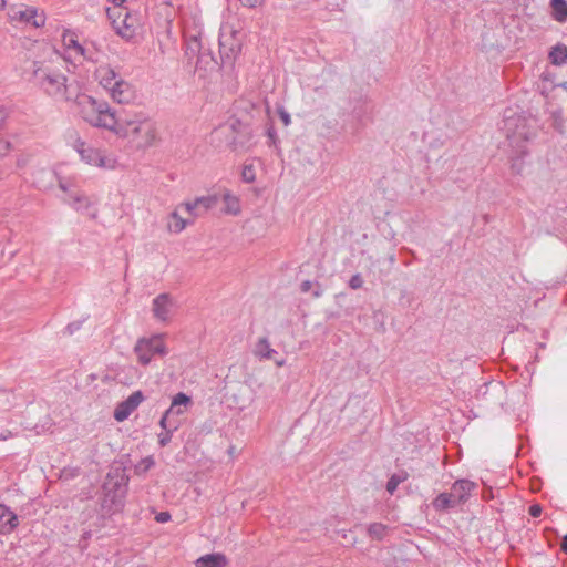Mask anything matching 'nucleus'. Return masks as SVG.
Segmentation results:
<instances>
[{"label": "nucleus", "mask_w": 567, "mask_h": 567, "mask_svg": "<svg viewBox=\"0 0 567 567\" xmlns=\"http://www.w3.org/2000/svg\"><path fill=\"white\" fill-rule=\"evenodd\" d=\"M6 175V171L0 167V181L3 178V176Z\"/></svg>", "instance_id": "864d4df0"}, {"label": "nucleus", "mask_w": 567, "mask_h": 567, "mask_svg": "<svg viewBox=\"0 0 567 567\" xmlns=\"http://www.w3.org/2000/svg\"><path fill=\"white\" fill-rule=\"evenodd\" d=\"M543 508L539 504H533L528 508V513L532 517H539L542 515Z\"/></svg>", "instance_id": "4c0bfd02"}, {"label": "nucleus", "mask_w": 567, "mask_h": 567, "mask_svg": "<svg viewBox=\"0 0 567 567\" xmlns=\"http://www.w3.org/2000/svg\"><path fill=\"white\" fill-rule=\"evenodd\" d=\"M16 434H13L11 431L7 430L0 434V440L6 441L8 439L13 437Z\"/></svg>", "instance_id": "49530a36"}, {"label": "nucleus", "mask_w": 567, "mask_h": 567, "mask_svg": "<svg viewBox=\"0 0 567 567\" xmlns=\"http://www.w3.org/2000/svg\"><path fill=\"white\" fill-rule=\"evenodd\" d=\"M107 1L114 4V7H113V8H124V7H123V3H124L126 0H107Z\"/></svg>", "instance_id": "09e8293b"}, {"label": "nucleus", "mask_w": 567, "mask_h": 567, "mask_svg": "<svg viewBox=\"0 0 567 567\" xmlns=\"http://www.w3.org/2000/svg\"><path fill=\"white\" fill-rule=\"evenodd\" d=\"M87 537H90V532L84 533V538H87Z\"/></svg>", "instance_id": "6e6d98bb"}, {"label": "nucleus", "mask_w": 567, "mask_h": 567, "mask_svg": "<svg viewBox=\"0 0 567 567\" xmlns=\"http://www.w3.org/2000/svg\"><path fill=\"white\" fill-rule=\"evenodd\" d=\"M476 484L470 480H457L452 484L451 494L457 502V504L465 503L471 493L475 489Z\"/></svg>", "instance_id": "f8f14e48"}, {"label": "nucleus", "mask_w": 567, "mask_h": 567, "mask_svg": "<svg viewBox=\"0 0 567 567\" xmlns=\"http://www.w3.org/2000/svg\"><path fill=\"white\" fill-rule=\"evenodd\" d=\"M59 187L61 190H63L65 193H69V194L71 193V192H69L68 185L63 181H59Z\"/></svg>", "instance_id": "603ef678"}, {"label": "nucleus", "mask_w": 567, "mask_h": 567, "mask_svg": "<svg viewBox=\"0 0 567 567\" xmlns=\"http://www.w3.org/2000/svg\"><path fill=\"white\" fill-rule=\"evenodd\" d=\"M363 285V279L360 274L353 275L349 280V287L353 290L361 288Z\"/></svg>", "instance_id": "c9c22d12"}, {"label": "nucleus", "mask_w": 567, "mask_h": 567, "mask_svg": "<svg viewBox=\"0 0 567 567\" xmlns=\"http://www.w3.org/2000/svg\"><path fill=\"white\" fill-rule=\"evenodd\" d=\"M241 178L246 183H252L256 179L255 167L251 164L244 165Z\"/></svg>", "instance_id": "2f4dec72"}, {"label": "nucleus", "mask_w": 567, "mask_h": 567, "mask_svg": "<svg viewBox=\"0 0 567 567\" xmlns=\"http://www.w3.org/2000/svg\"><path fill=\"white\" fill-rule=\"evenodd\" d=\"M73 146L86 164L109 169L115 167V159L106 156L102 151L89 146L81 138H76Z\"/></svg>", "instance_id": "0eeeda50"}, {"label": "nucleus", "mask_w": 567, "mask_h": 567, "mask_svg": "<svg viewBox=\"0 0 567 567\" xmlns=\"http://www.w3.org/2000/svg\"><path fill=\"white\" fill-rule=\"evenodd\" d=\"M40 174H41L42 176H47V177H49L50 179H52L53 177H55V173H54V172H52V171H45V169H43V171H41V172H40Z\"/></svg>", "instance_id": "8fccbe9b"}, {"label": "nucleus", "mask_w": 567, "mask_h": 567, "mask_svg": "<svg viewBox=\"0 0 567 567\" xmlns=\"http://www.w3.org/2000/svg\"><path fill=\"white\" fill-rule=\"evenodd\" d=\"M548 59L554 65L565 64L567 62V47L561 43L554 45L549 51Z\"/></svg>", "instance_id": "5701e85b"}, {"label": "nucleus", "mask_w": 567, "mask_h": 567, "mask_svg": "<svg viewBox=\"0 0 567 567\" xmlns=\"http://www.w3.org/2000/svg\"><path fill=\"white\" fill-rule=\"evenodd\" d=\"M107 92L111 99L118 104H128L135 99L134 87L123 78L115 82Z\"/></svg>", "instance_id": "9d476101"}, {"label": "nucleus", "mask_w": 567, "mask_h": 567, "mask_svg": "<svg viewBox=\"0 0 567 567\" xmlns=\"http://www.w3.org/2000/svg\"><path fill=\"white\" fill-rule=\"evenodd\" d=\"M178 425L177 424H172V429L166 431V433H161L158 435V443L161 446H166L171 439H172V432L177 430Z\"/></svg>", "instance_id": "72a5a7b5"}, {"label": "nucleus", "mask_w": 567, "mask_h": 567, "mask_svg": "<svg viewBox=\"0 0 567 567\" xmlns=\"http://www.w3.org/2000/svg\"><path fill=\"white\" fill-rule=\"evenodd\" d=\"M178 208H184L186 213H188L190 216H193V218H196V217H199L202 216V212L200 209L198 208L196 202H187V203H183L181 204Z\"/></svg>", "instance_id": "7c9ffc66"}, {"label": "nucleus", "mask_w": 567, "mask_h": 567, "mask_svg": "<svg viewBox=\"0 0 567 567\" xmlns=\"http://www.w3.org/2000/svg\"><path fill=\"white\" fill-rule=\"evenodd\" d=\"M321 295H322L321 286L319 284H317L316 289L312 291V296L315 298H319V297H321Z\"/></svg>", "instance_id": "de8ad7c7"}, {"label": "nucleus", "mask_w": 567, "mask_h": 567, "mask_svg": "<svg viewBox=\"0 0 567 567\" xmlns=\"http://www.w3.org/2000/svg\"><path fill=\"white\" fill-rule=\"evenodd\" d=\"M23 164V161L17 162L18 166H21Z\"/></svg>", "instance_id": "4d7b16f0"}, {"label": "nucleus", "mask_w": 567, "mask_h": 567, "mask_svg": "<svg viewBox=\"0 0 567 567\" xmlns=\"http://www.w3.org/2000/svg\"><path fill=\"white\" fill-rule=\"evenodd\" d=\"M243 48V33L231 25H224L219 33V53L224 65H233Z\"/></svg>", "instance_id": "20e7f679"}, {"label": "nucleus", "mask_w": 567, "mask_h": 567, "mask_svg": "<svg viewBox=\"0 0 567 567\" xmlns=\"http://www.w3.org/2000/svg\"><path fill=\"white\" fill-rule=\"evenodd\" d=\"M62 43L66 50L92 60V56L86 55V50L79 43L78 35L74 32L65 30L62 34Z\"/></svg>", "instance_id": "dca6fc26"}, {"label": "nucleus", "mask_w": 567, "mask_h": 567, "mask_svg": "<svg viewBox=\"0 0 567 567\" xmlns=\"http://www.w3.org/2000/svg\"><path fill=\"white\" fill-rule=\"evenodd\" d=\"M173 306L172 299L167 293H161L153 300L154 317L161 321H167Z\"/></svg>", "instance_id": "ddd939ff"}, {"label": "nucleus", "mask_w": 567, "mask_h": 567, "mask_svg": "<svg viewBox=\"0 0 567 567\" xmlns=\"http://www.w3.org/2000/svg\"><path fill=\"white\" fill-rule=\"evenodd\" d=\"M184 42L185 55L188 62L193 63V60L198 55L204 44L202 31H196L195 33L185 32Z\"/></svg>", "instance_id": "9b49d317"}, {"label": "nucleus", "mask_w": 567, "mask_h": 567, "mask_svg": "<svg viewBox=\"0 0 567 567\" xmlns=\"http://www.w3.org/2000/svg\"><path fill=\"white\" fill-rule=\"evenodd\" d=\"M69 198L68 204L78 212H87L92 205L90 198L80 192H71Z\"/></svg>", "instance_id": "412c9836"}, {"label": "nucleus", "mask_w": 567, "mask_h": 567, "mask_svg": "<svg viewBox=\"0 0 567 567\" xmlns=\"http://www.w3.org/2000/svg\"><path fill=\"white\" fill-rule=\"evenodd\" d=\"M123 497L124 491L122 489L120 493L114 492L112 495L106 493L103 501V507H109L110 511H118L123 506Z\"/></svg>", "instance_id": "393cba45"}, {"label": "nucleus", "mask_w": 567, "mask_h": 567, "mask_svg": "<svg viewBox=\"0 0 567 567\" xmlns=\"http://www.w3.org/2000/svg\"><path fill=\"white\" fill-rule=\"evenodd\" d=\"M80 116L93 127L104 128L118 138L126 140L133 147L145 150L156 141V125L146 115L138 113L131 116L117 115L104 100L91 95L78 97Z\"/></svg>", "instance_id": "f257e3e1"}, {"label": "nucleus", "mask_w": 567, "mask_h": 567, "mask_svg": "<svg viewBox=\"0 0 567 567\" xmlns=\"http://www.w3.org/2000/svg\"><path fill=\"white\" fill-rule=\"evenodd\" d=\"M404 480L405 477H401L396 474L392 475L386 483V491L390 494H393L396 491L399 484L402 483Z\"/></svg>", "instance_id": "473e14b6"}, {"label": "nucleus", "mask_w": 567, "mask_h": 567, "mask_svg": "<svg viewBox=\"0 0 567 567\" xmlns=\"http://www.w3.org/2000/svg\"><path fill=\"white\" fill-rule=\"evenodd\" d=\"M198 208L200 209L202 212V215L207 213L209 209L214 208L217 203H218V198L217 196L213 195V196H203V197H198L195 199Z\"/></svg>", "instance_id": "cd10ccee"}, {"label": "nucleus", "mask_w": 567, "mask_h": 567, "mask_svg": "<svg viewBox=\"0 0 567 567\" xmlns=\"http://www.w3.org/2000/svg\"><path fill=\"white\" fill-rule=\"evenodd\" d=\"M154 464L155 461L152 456L144 457L135 465V473L144 474L148 470H151L154 466Z\"/></svg>", "instance_id": "c85d7f7f"}, {"label": "nucleus", "mask_w": 567, "mask_h": 567, "mask_svg": "<svg viewBox=\"0 0 567 567\" xmlns=\"http://www.w3.org/2000/svg\"><path fill=\"white\" fill-rule=\"evenodd\" d=\"M502 130L512 148V171L520 174L523 171V157L528 154V143L535 136V130L526 117L516 113L504 115Z\"/></svg>", "instance_id": "7ed1b4c3"}, {"label": "nucleus", "mask_w": 567, "mask_h": 567, "mask_svg": "<svg viewBox=\"0 0 567 567\" xmlns=\"http://www.w3.org/2000/svg\"><path fill=\"white\" fill-rule=\"evenodd\" d=\"M254 353L259 359H272L275 354H277V351L270 347V342L267 338H261L256 343Z\"/></svg>", "instance_id": "b1692460"}, {"label": "nucleus", "mask_w": 567, "mask_h": 567, "mask_svg": "<svg viewBox=\"0 0 567 567\" xmlns=\"http://www.w3.org/2000/svg\"><path fill=\"white\" fill-rule=\"evenodd\" d=\"M194 219H185L179 214L178 210L175 209L169 214L168 229L172 233L179 234L182 233L188 225L193 224Z\"/></svg>", "instance_id": "4be33fe9"}, {"label": "nucleus", "mask_w": 567, "mask_h": 567, "mask_svg": "<svg viewBox=\"0 0 567 567\" xmlns=\"http://www.w3.org/2000/svg\"><path fill=\"white\" fill-rule=\"evenodd\" d=\"M278 114L285 126H288L291 123L290 115L284 107L278 110Z\"/></svg>", "instance_id": "e433bc0d"}, {"label": "nucleus", "mask_w": 567, "mask_h": 567, "mask_svg": "<svg viewBox=\"0 0 567 567\" xmlns=\"http://www.w3.org/2000/svg\"><path fill=\"white\" fill-rule=\"evenodd\" d=\"M205 55H213V53H212L210 49L208 47H206L204 43L200 49V52L198 53L197 56H205Z\"/></svg>", "instance_id": "c03bdc74"}, {"label": "nucleus", "mask_w": 567, "mask_h": 567, "mask_svg": "<svg viewBox=\"0 0 567 567\" xmlns=\"http://www.w3.org/2000/svg\"><path fill=\"white\" fill-rule=\"evenodd\" d=\"M560 549L567 554V535H565L561 539Z\"/></svg>", "instance_id": "3c124183"}, {"label": "nucleus", "mask_w": 567, "mask_h": 567, "mask_svg": "<svg viewBox=\"0 0 567 567\" xmlns=\"http://www.w3.org/2000/svg\"><path fill=\"white\" fill-rule=\"evenodd\" d=\"M173 416V414L168 413V411H166L163 416L161 417V421H159V425L168 431L172 429V424H177L176 422H172L171 421V417Z\"/></svg>", "instance_id": "f704fd0d"}, {"label": "nucleus", "mask_w": 567, "mask_h": 567, "mask_svg": "<svg viewBox=\"0 0 567 567\" xmlns=\"http://www.w3.org/2000/svg\"><path fill=\"white\" fill-rule=\"evenodd\" d=\"M550 7L553 10V18L558 22L567 20V2L565 0H551Z\"/></svg>", "instance_id": "a878e982"}, {"label": "nucleus", "mask_w": 567, "mask_h": 567, "mask_svg": "<svg viewBox=\"0 0 567 567\" xmlns=\"http://www.w3.org/2000/svg\"><path fill=\"white\" fill-rule=\"evenodd\" d=\"M80 329V323L73 322L66 326V330L70 334Z\"/></svg>", "instance_id": "a18cd8bd"}, {"label": "nucleus", "mask_w": 567, "mask_h": 567, "mask_svg": "<svg viewBox=\"0 0 567 567\" xmlns=\"http://www.w3.org/2000/svg\"><path fill=\"white\" fill-rule=\"evenodd\" d=\"M311 288H312V282L310 280H305L300 285V290L303 293L309 292L311 290Z\"/></svg>", "instance_id": "37998d69"}, {"label": "nucleus", "mask_w": 567, "mask_h": 567, "mask_svg": "<svg viewBox=\"0 0 567 567\" xmlns=\"http://www.w3.org/2000/svg\"><path fill=\"white\" fill-rule=\"evenodd\" d=\"M106 14L115 32L125 40L135 37L138 28L137 18L127 8H107Z\"/></svg>", "instance_id": "39448f33"}, {"label": "nucleus", "mask_w": 567, "mask_h": 567, "mask_svg": "<svg viewBox=\"0 0 567 567\" xmlns=\"http://www.w3.org/2000/svg\"><path fill=\"white\" fill-rule=\"evenodd\" d=\"M192 405V399L187 394L179 392L177 393L173 400L169 409L167 410L168 413L173 415H182L184 414L188 406Z\"/></svg>", "instance_id": "a211bd4d"}, {"label": "nucleus", "mask_w": 567, "mask_h": 567, "mask_svg": "<svg viewBox=\"0 0 567 567\" xmlns=\"http://www.w3.org/2000/svg\"><path fill=\"white\" fill-rule=\"evenodd\" d=\"M388 526L381 523H372L368 526V534L371 538L381 540L388 534Z\"/></svg>", "instance_id": "bb28decb"}, {"label": "nucleus", "mask_w": 567, "mask_h": 567, "mask_svg": "<svg viewBox=\"0 0 567 567\" xmlns=\"http://www.w3.org/2000/svg\"><path fill=\"white\" fill-rule=\"evenodd\" d=\"M239 1L244 7L254 9V8H257L258 6H261L265 0H239Z\"/></svg>", "instance_id": "58836bf2"}, {"label": "nucleus", "mask_w": 567, "mask_h": 567, "mask_svg": "<svg viewBox=\"0 0 567 567\" xmlns=\"http://www.w3.org/2000/svg\"><path fill=\"white\" fill-rule=\"evenodd\" d=\"M6 4V1L4 0H0V9L3 8Z\"/></svg>", "instance_id": "5fc2aeb1"}, {"label": "nucleus", "mask_w": 567, "mask_h": 567, "mask_svg": "<svg viewBox=\"0 0 567 567\" xmlns=\"http://www.w3.org/2000/svg\"><path fill=\"white\" fill-rule=\"evenodd\" d=\"M95 79L99 81L100 85L103 86L106 91L114 85L115 82L121 80V75L115 72L110 65L104 64L96 68L94 72Z\"/></svg>", "instance_id": "4468645a"}, {"label": "nucleus", "mask_w": 567, "mask_h": 567, "mask_svg": "<svg viewBox=\"0 0 567 567\" xmlns=\"http://www.w3.org/2000/svg\"><path fill=\"white\" fill-rule=\"evenodd\" d=\"M228 559L224 554L214 553L200 556L195 561L196 567H226Z\"/></svg>", "instance_id": "f3484780"}, {"label": "nucleus", "mask_w": 567, "mask_h": 567, "mask_svg": "<svg viewBox=\"0 0 567 567\" xmlns=\"http://www.w3.org/2000/svg\"><path fill=\"white\" fill-rule=\"evenodd\" d=\"M458 504L452 496L451 492L439 494L432 502V506L435 511L444 512L456 507Z\"/></svg>", "instance_id": "aec40b11"}, {"label": "nucleus", "mask_w": 567, "mask_h": 567, "mask_svg": "<svg viewBox=\"0 0 567 567\" xmlns=\"http://www.w3.org/2000/svg\"><path fill=\"white\" fill-rule=\"evenodd\" d=\"M18 525V516L9 507L0 504V534H10Z\"/></svg>", "instance_id": "2eb2a0df"}, {"label": "nucleus", "mask_w": 567, "mask_h": 567, "mask_svg": "<svg viewBox=\"0 0 567 567\" xmlns=\"http://www.w3.org/2000/svg\"><path fill=\"white\" fill-rule=\"evenodd\" d=\"M163 337V334H154L150 338H140L136 341L134 353L140 364L147 365L154 357H164L167 354L168 351Z\"/></svg>", "instance_id": "423d86ee"}, {"label": "nucleus", "mask_w": 567, "mask_h": 567, "mask_svg": "<svg viewBox=\"0 0 567 567\" xmlns=\"http://www.w3.org/2000/svg\"><path fill=\"white\" fill-rule=\"evenodd\" d=\"M31 81L45 95L58 102H74L80 113L78 97L86 94L80 93L74 84L68 83L66 75L53 61H35Z\"/></svg>", "instance_id": "f03ea898"}, {"label": "nucleus", "mask_w": 567, "mask_h": 567, "mask_svg": "<svg viewBox=\"0 0 567 567\" xmlns=\"http://www.w3.org/2000/svg\"><path fill=\"white\" fill-rule=\"evenodd\" d=\"M8 16L11 21L23 22L34 28L43 27L45 23L44 13L32 7L12 8Z\"/></svg>", "instance_id": "6e6552de"}, {"label": "nucleus", "mask_w": 567, "mask_h": 567, "mask_svg": "<svg viewBox=\"0 0 567 567\" xmlns=\"http://www.w3.org/2000/svg\"><path fill=\"white\" fill-rule=\"evenodd\" d=\"M266 134H267L268 138L270 140V143L276 144L277 133H276L274 125H269L267 127Z\"/></svg>", "instance_id": "ea45409f"}, {"label": "nucleus", "mask_w": 567, "mask_h": 567, "mask_svg": "<svg viewBox=\"0 0 567 567\" xmlns=\"http://www.w3.org/2000/svg\"><path fill=\"white\" fill-rule=\"evenodd\" d=\"M195 70L200 76H205L207 72L215 70L218 65L214 55L196 56L194 60Z\"/></svg>", "instance_id": "6ab92c4d"}, {"label": "nucleus", "mask_w": 567, "mask_h": 567, "mask_svg": "<svg viewBox=\"0 0 567 567\" xmlns=\"http://www.w3.org/2000/svg\"><path fill=\"white\" fill-rule=\"evenodd\" d=\"M11 144L8 141L0 142V157L6 156L10 151Z\"/></svg>", "instance_id": "79ce46f5"}, {"label": "nucleus", "mask_w": 567, "mask_h": 567, "mask_svg": "<svg viewBox=\"0 0 567 567\" xmlns=\"http://www.w3.org/2000/svg\"><path fill=\"white\" fill-rule=\"evenodd\" d=\"M224 200L227 203V213L233 215H237L239 213V203L236 197L231 196L230 194H225Z\"/></svg>", "instance_id": "c756f323"}, {"label": "nucleus", "mask_w": 567, "mask_h": 567, "mask_svg": "<svg viewBox=\"0 0 567 567\" xmlns=\"http://www.w3.org/2000/svg\"><path fill=\"white\" fill-rule=\"evenodd\" d=\"M23 164V161L17 162L18 166H21Z\"/></svg>", "instance_id": "13d9d810"}, {"label": "nucleus", "mask_w": 567, "mask_h": 567, "mask_svg": "<svg viewBox=\"0 0 567 567\" xmlns=\"http://www.w3.org/2000/svg\"><path fill=\"white\" fill-rule=\"evenodd\" d=\"M171 519V514L168 512H161L155 516V520L157 523H167Z\"/></svg>", "instance_id": "a19ab883"}, {"label": "nucleus", "mask_w": 567, "mask_h": 567, "mask_svg": "<svg viewBox=\"0 0 567 567\" xmlns=\"http://www.w3.org/2000/svg\"><path fill=\"white\" fill-rule=\"evenodd\" d=\"M142 391L133 392L126 400L120 402L114 410V419L117 422L125 421L144 401Z\"/></svg>", "instance_id": "1a4fd4ad"}]
</instances>
